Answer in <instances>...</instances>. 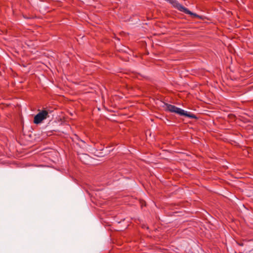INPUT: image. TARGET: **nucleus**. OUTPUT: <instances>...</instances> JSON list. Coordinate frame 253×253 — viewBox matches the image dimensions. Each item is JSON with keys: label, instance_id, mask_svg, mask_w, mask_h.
I'll list each match as a JSON object with an SVG mask.
<instances>
[{"label": "nucleus", "instance_id": "nucleus-3", "mask_svg": "<svg viewBox=\"0 0 253 253\" xmlns=\"http://www.w3.org/2000/svg\"><path fill=\"white\" fill-rule=\"evenodd\" d=\"M164 107L166 111H169L171 113H175L178 115L181 110V108L168 103H165Z\"/></svg>", "mask_w": 253, "mask_h": 253}, {"label": "nucleus", "instance_id": "nucleus-2", "mask_svg": "<svg viewBox=\"0 0 253 253\" xmlns=\"http://www.w3.org/2000/svg\"><path fill=\"white\" fill-rule=\"evenodd\" d=\"M49 117L48 112L47 111L43 110L38 113L34 117V123L35 124H39L42 121Z\"/></svg>", "mask_w": 253, "mask_h": 253}, {"label": "nucleus", "instance_id": "nucleus-4", "mask_svg": "<svg viewBox=\"0 0 253 253\" xmlns=\"http://www.w3.org/2000/svg\"><path fill=\"white\" fill-rule=\"evenodd\" d=\"M180 116H184L190 119H196V116L193 113L190 112H187L184 110L181 109L180 113L179 114Z\"/></svg>", "mask_w": 253, "mask_h": 253}, {"label": "nucleus", "instance_id": "nucleus-1", "mask_svg": "<svg viewBox=\"0 0 253 253\" xmlns=\"http://www.w3.org/2000/svg\"><path fill=\"white\" fill-rule=\"evenodd\" d=\"M166 1L169 2L172 6L178 10L179 11L181 12H183L185 14L190 15L194 17L198 18L200 19H202V17L200 15H199L197 14L196 13H194L190 11L189 10H188L187 8L185 7L183 5H182L181 4H180L178 1L176 0H166Z\"/></svg>", "mask_w": 253, "mask_h": 253}, {"label": "nucleus", "instance_id": "nucleus-5", "mask_svg": "<svg viewBox=\"0 0 253 253\" xmlns=\"http://www.w3.org/2000/svg\"><path fill=\"white\" fill-rule=\"evenodd\" d=\"M238 244L240 246H243L244 245L243 243H238Z\"/></svg>", "mask_w": 253, "mask_h": 253}]
</instances>
